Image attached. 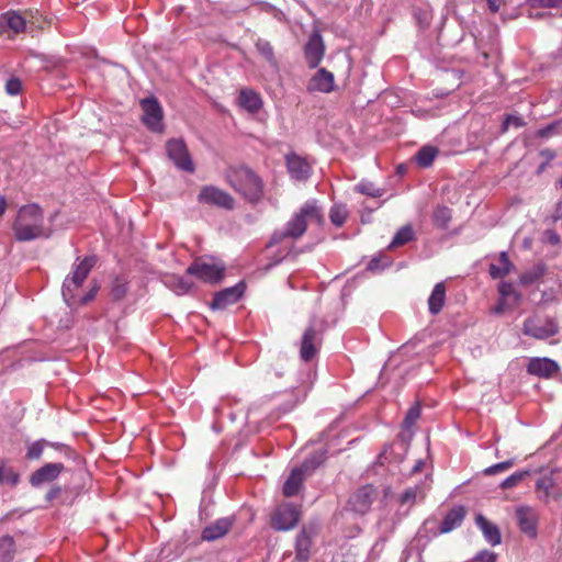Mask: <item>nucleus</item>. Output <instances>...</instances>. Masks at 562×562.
I'll return each mask as SVG.
<instances>
[{
	"label": "nucleus",
	"instance_id": "obj_1",
	"mask_svg": "<svg viewBox=\"0 0 562 562\" xmlns=\"http://www.w3.org/2000/svg\"><path fill=\"white\" fill-rule=\"evenodd\" d=\"M12 231L15 239L22 243L52 235V229L45 226L44 211L37 203L22 205L18 210Z\"/></svg>",
	"mask_w": 562,
	"mask_h": 562
},
{
	"label": "nucleus",
	"instance_id": "obj_2",
	"mask_svg": "<svg viewBox=\"0 0 562 562\" xmlns=\"http://www.w3.org/2000/svg\"><path fill=\"white\" fill-rule=\"evenodd\" d=\"M313 223L319 226L323 225L324 214L322 209L318 206L317 201L310 200L292 215L283 229L274 232L269 246L279 244L286 238L293 240L301 238L305 234L307 225Z\"/></svg>",
	"mask_w": 562,
	"mask_h": 562
},
{
	"label": "nucleus",
	"instance_id": "obj_3",
	"mask_svg": "<svg viewBox=\"0 0 562 562\" xmlns=\"http://www.w3.org/2000/svg\"><path fill=\"white\" fill-rule=\"evenodd\" d=\"M226 181L250 203H256L263 195V182L250 168L245 166L231 167L226 171Z\"/></svg>",
	"mask_w": 562,
	"mask_h": 562
},
{
	"label": "nucleus",
	"instance_id": "obj_4",
	"mask_svg": "<svg viewBox=\"0 0 562 562\" xmlns=\"http://www.w3.org/2000/svg\"><path fill=\"white\" fill-rule=\"evenodd\" d=\"M226 266L222 260L213 257H200L193 260L186 273L204 283L217 284L223 281Z\"/></svg>",
	"mask_w": 562,
	"mask_h": 562
},
{
	"label": "nucleus",
	"instance_id": "obj_5",
	"mask_svg": "<svg viewBox=\"0 0 562 562\" xmlns=\"http://www.w3.org/2000/svg\"><path fill=\"white\" fill-rule=\"evenodd\" d=\"M95 262L94 256H87L83 259L78 258L74 263L72 271L65 278L63 283V296L67 303L75 299V292L88 278Z\"/></svg>",
	"mask_w": 562,
	"mask_h": 562
},
{
	"label": "nucleus",
	"instance_id": "obj_6",
	"mask_svg": "<svg viewBox=\"0 0 562 562\" xmlns=\"http://www.w3.org/2000/svg\"><path fill=\"white\" fill-rule=\"evenodd\" d=\"M323 462L322 454H314L297 467L294 468L283 485V495L292 497L299 494L304 480Z\"/></svg>",
	"mask_w": 562,
	"mask_h": 562
},
{
	"label": "nucleus",
	"instance_id": "obj_7",
	"mask_svg": "<svg viewBox=\"0 0 562 562\" xmlns=\"http://www.w3.org/2000/svg\"><path fill=\"white\" fill-rule=\"evenodd\" d=\"M522 334L538 340H544L559 333V324L554 318L530 316L522 324Z\"/></svg>",
	"mask_w": 562,
	"mask_h": 562
},
{
	"label": "nucleus",
	"instance_id": "obj_8",
	"mask_svg": "<svg viewBox=\"0 0 562 562\" xmlns=\"http://www.w3.org/2000/svg\"><path fill=\"white\" fill-rule=\"evenodd\" d=\"M140 108L143 111L142 122L151 132H164V110L155 97L145 98L140 100Z\"/></svg>",
	"mask_w": 562,
	"mask_h": 562
},
{
	"label": "nucleus",
	"instance_id": "obj_9",
	"mask_svg": "<svg viewBox=\"0 0 562 562\" xmlns=\"http://www.w3.org/2000/svg\"><path fill=\"white\" fill-rule=\"evenodd\" d=\"M379 492L372 484H366L357 488L348 501V508L359 515L367 514L376 501Z\"/></svg>",
	"mask_w": 562,
	"mask_h": 562
},
{
	"label": "nucleus",
	"instance_id": "obj_10",
	"mask_svg": "<svg viewBox=\"0 0 562 562\" xmlns=\"http://www.w3.org/2000/svg\"><path fill=\"white\" fill-rule=\"evenodd\" d=\"M300 509L290 503L280 505L271 517V527L278 531H288L300 521Z\"/></svg>",
	"mask_w": 562,
	"mask_h": 562
},
{
	"label": "nucleus",
	"instance_id": "obj_11",
	"mask_svg": "<svg viewBox=\"0 0 562 562\" xmlns=\"http://www.w3.org/2000/svg\"><path fill=\"white\" fill-rule=\"evenodd\" d=\"M169 159L177 168L187 172H193L195 167L183 139L171 138L166 143Z\"/></svg>",
	"mask_w": 562,
	"mask_h": 562
},
{
	"label": "nucleus",
	"instance_id": "obj_12",
	"mask_svg": "<svg viewBox=\"0 0 562 562\" xmlns=\"http://www.w3.org/2000/svg\"><path fill=\"white\" fill-rule=\"evenodd\" d=\"M198 199L201 203L223 207L226 210H232L235 205V200L229 193L214 186L203 187L199 193Z\"/></svg>",
	"mask_w": 562,
	"mask_h": 562
},
{
	"label": "nucleus",
	"instance_id": "obj_13",
	"mask_svg": "<svg viewBox=\"0 0 562 562\" xmlns=\"http://www.w3.org/2000/svg\"><path fill=\"white\" fill-rule=\"evenodd\" d=\"M321 344L322 339L316 329L313 326L306 328L301 341V359L305 362L312 361L316 356Z\"/></svg>",
	"mask_w": 562,
	"mask_h": 562
},
{
	"label": "nucleus",
	"instance_id": "obj_14",
	"mask_svg": "<svg viewBox=\"0 0 562 562\" xmlns=\"http://www.w3.org/2000/svg\"><path fill=\"white\" fill-rule=\"evenodd\" d=\"M64 469L63 463H46L31 474L30 484L33 487H38L45 483H50L59 476Z\"/></svg>",
	"mask_w": 562,
	"mask_h": 562
},
{
	"label": "nucleus",
	"instance_id": "obj_15",
	"mask_svg": "<svg viewBox=\"0 0 562 562\" xmlns=\"http://www.w3.org/2000/svg\"><path fill=\"white\" fill-rule=\"evenodd\" d=\"M244 290L245 284L240 282L234 286L226 288L217 292L214 295V299L211 303V307L213 310L226 308L228 305L236 303L241 297V295L244 294Z\"/></svg>",
	"mask_w": 562,
	"mask_h": 562
},
{
	"label": "nucleus",
	"instance_id": "obj_16",
	"mask_svg": "<svg viewBox=\"0 0 562 562\" xmlns=\"http://www.w3.org/2000/svg\"><path fill=\"white\" fill-rule=\"evenodd\" d=\"M559 364L549 358H531L527 366V372L543 379H550L558 373Z\"/></svg>",
	"mask_w": 562,
	"mask_h": 562
},
{
	"label": "nucleus",
	"instance_id": "obj_17",
	"mask_svg": "<svg viewBox=\"0 0 562 562\" xmlns=\"http://www.w3.org/2000/svg\"><path fill=\"white\" fill-rule=\"evenodd\" d=\"M325 53V45L319 33H313L305 45V59L310 68H316L322 61Z\"/></svg>",
	"mask_w": 562,
	"mask_h": 562
},
{
	"label": "nucleus",
	"instance_id": "obj_18",
	"mask_svg": "<svg viewBox=\"0 0 562 562\" xmlns=\"http://www.w3.org/2000/svg\"><path fill=\"white\" fill-rule=\"evenodd\" d=\"M516 519L519 529L529 537L537 535L538 515L536 510L528 506H520L516 509Z\"/></svg>",
	"mask_w": 562,
	"mask_h": 562
},
{
	"label": "nucleus",
	"instance_id": "obj_19",
	"mask_svg": "<svg viewBox=\"0 0 562 562\" xmlns=\"http://www.w3.org/2000/svg\"><path fill=\"white\" fill-rule=\"evenodd\" d=\"M536 490L539 498L544 502H549L551 498L559 499L562 496V490L558 486L553 473L539 477Z\"/></svg>",
	"mask_w": 562,
	"mask_h": 562
},
{
	"label": "nucleus",
	"instance_id": "obj_20",
	"mask_svg": "<svg viewBox=\"0 0 562 562\" xmlns=\"http://www.w3.org/2000/svg\"><path fill=\"white\" fill-rule=\"evenodd\" d=\"M290 176L297 181H305L311 175V166L303 157L291 153L285 156Z\"/></svg>",
	"mask_w": 562,
	"mask_h": 562
},
{
	"label": "nucleus",
	"instance_id": "obj_21",
	"mask_svg": "<svg viewBox=\"0 0 562 562\" xmlns=\"http://www.w3.org/2000/svg\"><path fill=\"white\" fill-rule=\"evenodd\" d=\"M335 89V80L334 75L326 70L325 68H321L316 71V74L312 77L308 82L307 90L318 91L323 93H330Z\"/></svg>",
	"mask_w": 562,
	"mask_h": 562
},
{
	"label": "nucleus",
	"instance_id": "obj_22",
	"mask_svg": "<svg viewBox=\"0 0 562 562\" xmlns=\"http://www.w3.org/2000/svg\"><path fill=\"white\" fill-rule=\"evenodd\" d=\"M232 525L233 521L229 518L217 519L203 529L201 538L206 541L217 540L229 531Z\"/></svg>",
	"mask_w": 562,
	"mask_h": 562
},
{
	"label": "nucleus",
	"instance_id": "obj_23",
	"mask_svg": "<svg viewBox=\"0 0 562 562\" xmlns=\"http://www.w3.org/2000/svg\"><path fill=\"white\" fill-rule=\"evenodd\" d=\"M467 510L463 506L453 507L447 513L439 526L440 533H448L460 526L464 520Z\"/></svg>",
	"mask_w": 562,
	"mask_h": 562
},
{
	"label": "nucleus",
	"instance_id": "obj_24",
	"mask_svg": "<svg viewBox=\"0 0 562 562\" xmlns=\"http://www.w3.org/2000/svg\"><path fill=\"white\" fill-rule=\"evenodd\" d=\"M475 522L477 527L484 535V538L492 546H496L501 543L502 536L498 527L493 522L488 521L482 514H479L475 517Z\"/></svg>",
	"mask_w": 562,
	"mask_h": 562
},
{
	"label": "nucleus",
	"instance_id": "obj_25",
	"mask_svg": "<svg viewBox=\"0 0 562 562\" xmlns=\"http://www.w3.org/2000/svg\"><path fill=\"white\" fill-rule=\"evenodd\" d=\"M446 302V285L439 282L434 286V290L428 299V308L432 315L441 312Z\"/></svg>",
	"mask_w": 562,
	"mask_h": 562
},
{
	"label": "nucleus",
	"instance_id": "obj_26",
	"mask_svg": "<svg viewBox=\"0 0 562 562\" xmlns=\"http://www.w3.org/2000/svg\"><path fill=\"white\" fill-rule=\"evenodd\" d=\"M164 283L178 295L187 294L193 288V283L178 274H166Z\"/></svg>",
	"mask_w": 562,
	"mask_h": 562
},
{
	"label": "nucleus",
	"instance_id": "obj_27",
	"mask_svg": "<svg viewBox=\"0 0 562 562\" xmlns=\"http://www.w3.org/2000/svg\"><path fill=\"white\" fill-rule=\"evenodd\" d=\"M312 546V535L303 528L296 537V559L299 561H307L310 558V549Z\"/></svg>",
	"mask_w": 562,
	"mask_h": 562
},
{
	"label": "nucleus",
	"instance_id": "obj_28",
	"mask_svg": "<svg viewBox=\"0 0 562 562\" xmlns=\"http://www.w3.org/2000/svg\"><path fill=\"white\" fill-rule=\"evenodd\" d=\"M239 102L243 108L251 113L259 111L262 106L260 95L252 90H241L239 95Z\"/></svg>",
	"mask_w": 562,
	"mask_h": 562
},
{
	"label": "nucleus",
	"instance_id": "obj_29",
	"mask_svg": "<svg viewBox=\"0 0 562 562\" xmlns=\"http://www.w3.org/2000/svg\"><path fill=\"white\" fill-rule=\"evenodd\" d=\"M258 54L272 67L278 68V59L274 55L271 43L263 38H258L255 43Z\"/></svg>",
	"mask_w": 562,
	"mask_h": 562
},
{
	"label": "nucleus",
	"instance_id": "obj_30",
	"mask_svg": "<svg viewBox=\"0 0 562 562\" xmlns=\"http://www.w3.org/2000/svg\"><path fill=\"white\" fill-rule=\"evenodd\" d=\"M513 265L508 258L507 252L503 251L498 258V265L492 263L490 266V274L493 279L503 278L509 273Z\"/></svg>",
	"mask_w": 562,
	"mask_h": 562
},
{
	"label": "nucleus",
	"instance_id": "obj_31",
	"mask_svg": "<svg viewBox=\"0 0 562 562\" xmlns=\"http://www.w3.org/2000/svg\"><path fill=\"white\" fill-rule=\"evenodd\" d=\"M415 233L413 231V227L411 225H405L401 227L395 236L393 237L391 244L389 245V249H393L396 247L404 246L405 244L409 243L414 239Z\"/></svg>",
	"mask_w": 562,
	"mask_h": 562
},
{
	"label": "nucleus",
	"instance_id": "obj_32",
	"mask_svg": "<svg viewBox=\"0 0 562 562\" xmlns=\"http://www.w3.org/2000/svg\"><path fill=\"white\" fill-rule=\"evenodd\" d=\"M10 30L15 33L23 32L26 26V16L16 11H9L3 15Z\"/></svg>",
	"mask_w": 562,
	"mask_h": 562
},
{
	"label": "nucleus",
	"instance_id": "obj_33",
	"mask_svg": "<svg viewBox=\"0 0 562 562\" xmlns=\"http://www.w3.org/2000/svg\"><path fill=\"white\" fill-rule=\"evenodd\" d=\"M437 153L438 150L435 147L425 146L418 150L416 155V161L422 167H429L432 164Z\"/></svg>",
	"mask_w": 562,
	"mask_h": 562
},
{
	"label": "nucleus",
	"instance_id": "obj_34",
	"mask_svg": "<svg viewBox=\"0 0 562 562\" xmlns=\"http://www.w3.org/2000/svg\"><path fill=\"white\" fill-rule=\"evenodd\" d=\"M432 217L438 227L446 228L451 221L452 211L447 206H437Z\"/></svg>",
	"mask_w": 562,
	"mask_h": 562
},
{
	"label": "nucleus",
	"instance_id": "obj_35",
	"mask_svg": "<svg viewBox=\"0 0 562 562\" xmlns=\"http://www.w3.org/2000/svg\"><path fill=\"white\" fill-rule=\"evenodd\" d=\"M348 211L345 205H334L329 212V218L335 226H342L347 220Z\"/></svg>",
	"mask_w": 562,
	"mask_h": 562
},
{
	"label": "nucleus",
	"instance_id": "obj_36",
	"mask_svg": "<svg viewBox=\"0 0 562 562\" xmlns=\"http://www.w3.org/2000/svg\"><path fill=\"white\" fill-rule=\"evenodd\" d=\"M529 474V471H519L515 472L508 477H506L501 484V488L508 490L512 487L517 486L527 475Z\"/></svg>",
	"mask_w": 562,
	"mask_h": 562
},
{
	"label": "nucleus",
	"instance_id": "obj_37",
	"mask_svg": "<svg viewBox=\"0 0 562 562\" xmlns=\"http://www.w3.org/2000/svg\"><path fill=\"white\" fill-rule=\"evenodd\" d=\"M355 190L361 194H366L372 198H380L383 195V190L374 188L370 182H360L355 187Z\"/></svg>",
	"mask_w": 562,
	"mask_h": 562
},
{
	"label": "nucleus",
	"instance_id": "obj_38",
	"mask_svg": "<svg viewBox=\"0 0 562 562\" xmlns=\"http://www.w3.org/2000/svg\"><path fill=\"white\" fill-rule=\"evenodd\" d=\"M126 283L122 279H114L111 285L112 299L115 301L122 300L126 294Z\"/></svg>",
	"mask_w": 562,
	"mask_h": 562
},
{
	"label": "nucleus",
	"instance_id": "obj_39",
	"mask_svg": "<svg viewBox=\"0 0 562 562\" xmlns=\"http://www.w3.org/2000/svg\"><path fill=\"white\" fill-rule=\"evenodd\" d=\"M543 274V269L537 267L531 271H527L520 276V283L524 285H531L537 282Z\"/></svg>",
	"mask_w": 562,
	"mask_h": 562
},
{
	"label": "nucleus",
	"instance_id": "obj_40",
	"mask_svg": "<svg viewBox=\"0 0 562 562\" xmlns=\"http://www.w3.org/2000/svg\"><path fill=\"white\" fill-rule=\"evenodd\" d=\"M420 417V405L419 403L414 404L409 407L404 419V426L411 428L417 419Z\"/></svg>",
	"mask_w": 562,
	"mask_h": 562
},
{
	"label": "nucleus",
	"instance_id": "obj_41",
	"mask_svg": "<svg viewBox=\"0 0 562 562\" xmlns=\"http://www.w3.org/2000/svg\"><path fill=\"white\" fill-rule=\"evenodd\" d=\"M514 465V460H506L504 462H499L493 464L484 470L485 475H494L504 471H507Z\"/></svg>",
	"mask_w": 562,
	"mask_h": 562
},
{
	"label": "nucleus",
	"instance_id": "obj_42",
	"mask_svg": "<svg viewBox=\"0 0 562 562\" xmlns=\"http://www.w3.org/2000/svg\"><path fill=\"white\" fill-rule=\"evenodd\" d=\"M499 294L503 301L507 297L514 296V300L517 302L520 299V294L516 292L514 285L512 283L502 282L499 285Z\"/></svg>",
	"mask_w": 562,
	"mask_h": 562
},
{
	"label": "nucleus",
	"instance_id": "obj_43",
	"mask_svg": "<svg viewBox=\"0 0 562 562\" xmlns=\"http://www.w3.org/2000/svg\"><path fill=\"white\" fill-rule=\"evenodd\" d=\"M533 8L562 9V0H528Z\"/></svg>",
	"mask_w": 562,
	"mask_h": 562
},
{
	"label": "nucleus",
	"instance_id": "obj_44",
	"mask_svg": "<svg viewBox=\"0 0 562 562\" xmlns=\"http://www.w3.org/2000/svg\"><path fill=\"white\" fill-rule=\"evenodd\" d=\"M22 90V82L19 78H10L5 83V91L10 95H16Z\"/></svg>",
	"mask_w": 562,
	"mask_h": 562
},
{
	"label": "nucleus",
	"instance_id": "obj_45",
	"mask_svg": "<svg viewBox=\"0 0 562 562\" xmlns=\"http://www.w3.org/2000/svg\"><path fill=\"white\" fill-rule=\"evenodd\" d=\"M417 493H418L417 486L408 487L407 490H405L403 492V494L400 497L401 504H403V505L408 504V503L414 504L415 499L417 497Z\"/></svg>",
	"mask_w": 562,
	"mask_h": 562
},
{
	"label": "nucleus",
	"instance_id": "obj_46",
	"mask_svg": "<svg viewBox=\"0 0 562 562\" xmlns=\"http://www.w3.org/2000/svg\"><path fill=\"white\" fill-rule=\"evenodd\" d=\"M43 453V445L41 442L32 443L26 451V459L29 460H37L41 458Z\"/></svg>",
	"mask_w": 562,
	"mask_h": 562
},
{
	"label": "nucleus",
	"instance_id": "obj_47",
	"mask_svg": "<svg viewBox=\"0 0 562 562\" xmlns=\"http://www.w3.org/2000/svg\"><path fill=\"white\" fill-rule=\"evenodd\" d=\"M560 126V122H553L537 132V135L541 138H549L557 133V128Z\"/></svg>",
	"mask_w": 562,
	"mask_h": 562
},
{
	"label": "nucleus",
	"instance_id": "obj_48",
	"mask_svg": "<svg viewBox=\"0 0 562 562\" xmlns=\"http://www.w3.org/2000/svg\"><path fill=\"white\" fill-rule=\"evenodd\" d=\"M475 561L476 562H495L496 554L492 551L483 550L476 554Z\"/></svg>",
	"mask_w": 562,
	"mask_h": 562
},
{
	"label": "nucleus",
	"instance_id": "obj_49",
	"mask_svg": "<svg viewBox=\"0 0 562 562\" xmlns=\"http://www.w3.org/2000/svg\"><path fill=\"white\" fill-rule=\"evenodd\" d=\"M509 125H513L515 127H521L525 125V121L520 116L508 115L504 121V126L505 128H507Z\"/></svg>",
	"mask_w": 562,
	"mask_h": 562
},
{
	"label": "nucleus",
	"instance_id": "obj_50",
	"mask_svg": "<svg viewBox=\"0 0 562 562\" xmlns=\"http://www.w3.org/2000/svg\"><path fill=\"white\" fill-rule=\"evenodd\" d=\"M8 483L12 486H15L20 481V475L14 472L12 469L8 470L4 475Z\"/></svg>",
	"mask_w": 562,
	"mask_h": 562
},
{
	"label": "nucleus",
	"instance_id": "obj_51",
	"mask_svg": "<svg viewBox=\"0 0 562 562\" xmlns=\"http://www.w3.org/2000/svg\"><path fill=\"white\" fill-rule=\"evenodd\" d=\"M98 291H99V285H98V284L93 285V286L89 290V292H88V293H87V294L81 299V303H82V304H87V303H89L90 301H92V300L95 297V295H97Z\"/></svg>",
	"mask_w": 562,
	"mask_h": 562
},
{
	"label": "nucleus",
	"instance_id": "obj_52",
	"mask_svg": "<svg viewBox=\"0 0 562 562\" xmlns=\"http://www.w3.org/2000/svg\"><path fill=\"white\" fill-rule=\"evenodd\" d=\"M61 493V488L59 486L53 487L48 493L46 494L47 501H53L57 498Z\"/></svg>",
	"mask_w": 562,
	"mask_h": 562
},
{
	"label": "nucleus",
	"instance_id": "obj_53",
	"mask_svg": "<svg viewBox=\"0 0 562 562\" xmlns=\"http://www.w3.org/2000/svg\"><path fill=\"white\" fill-rule=\"evenodd\" d=\"M488 8L492 12H497L499 10V7L503 2V0H486Z\"/></svg>",
	"mask_w": 562,
	"mask_h": 562
},
{
	"label": "nucleus",
	"instance_id": "obj_54",
	"mask_svg": "<svg viewBox=\"0 0 562 562\" xmlns=\"http://www.w3.org/2000/svg\"><path fill=\"white\" fill-rule=\"evenodd\" d=\"M546 234L548 235L549 241L552 245H557L560 243V237L554 231H547Z\"/></svg>",
	"mask_w": 562,
	"mask_h": 562
},
{
	"label": "nucleus",
	"instance_id": "obj_55",
	"mask_svg": "<svg viewBox=\"0 0 562 562\" xmlns=\"http://www.w3.org/2000/svg\"><path fill=\"white\" fill-rule=\"evenodd\" d=\"M8 209V202L5 196L0 195V217L5 213Z\"/></svg>",
	"mask_w": 562,
	"mask_h": 562
},
{
	"label": "nucleus",
	"instance_id": "obj_56",
	"mask_svg": "<svg viewBox=\"0 0 562 562\" xmlns=\"http://www.w3.org/2000/svg\"><path fill=\"white\" fill-rule=\"evenodd\" d=\"M540 155L546 157L548 160H552L555 157V153L551 149H543Z\"/></svg>",
	"mask_w": 562,
	"mask_h": 562
},
{
	"label": "nucleus",
	"instance_id": "obj_57",
	"mask_svg": "<svg viewBox=\"0 0 562 562\" xmlns=\"http://www.w3.org/2000/svg\"><path fill=\"white\" fill-rule=\"evenodd\" d=\"M0 542L3 544H8L9 547L13 546V539L10 536L2 537Z\"/></svg>",
	"mask_w": 562,
	"mask_h": 562
},
{
	"label": "nucleus",
	"instance_id": "obj_58",
	"mask_svg": "<svg viewBox=\"0 0 562 562\" xmlns=\"http://www.w3.org/2000/svg\"><path fill=\"white\" fill-rule=\"evenodd\" d=\"M504 311V302H499L498 305H496L494 308H493V312L496 313V314H499Z\"/></svg>",
	"mask_w": 562,
	"mask_h": 562
},
{
	"label": "nucleus",
	"instance_id": "obj_59",
	"mask_svg": "<svg viewBox=\"0 0 562 562\" xmlns=\"http://www.w3.org/2000/svg\"><path fill=\"white\" fill-rule=\"evenodd\" d=\"M424 465V462L418 460L417 463L413 468V472H419Z\"/></svg>",
	"mask_w": 562,
	"mask_h": 562
},
{
	"label": "nucleus",
	"instance_id": "obj_60",
	"mask_svg": "<svg viewBox=\"0 0 562 562\" xmlns=\"http://www.w3.org/2000/svg\"><path fill=\"white\" fill-rule=\"evenodd\" d=\"M4 479V464H0V483Z\"/></svg>",
	"mask_w": 562,
	"mask_h": 562
}]
</instances>
